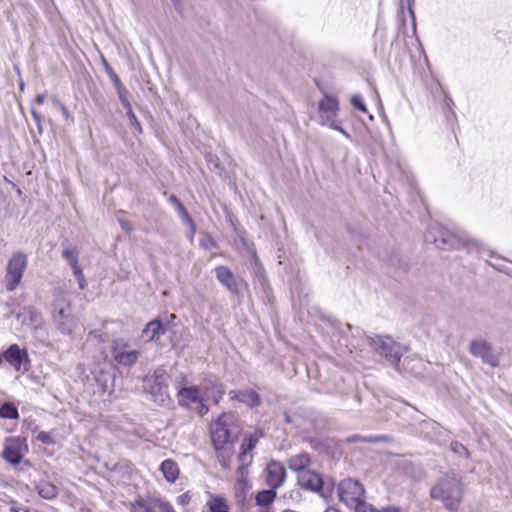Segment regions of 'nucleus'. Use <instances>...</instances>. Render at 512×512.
<instances>
[{"mask_svg":"<svg viewBox=\"0 0 512 512\" xmlns=\"http://www.w3.org/2000/svg\"><path fill=\"white\" fill-rule=\"evenodd\" d=\"M159 510L160 512H175L169 502H166L159 498Z\"/></svg>","mask_w":512,"mask_h":512,"instance_id":"obj_44","label":"nucleus"},{"mask_svg":"<svg viewBox=\"0 0 512 512\" xmlns=\"http://www.w3.org/2000/svg\"><path fill=\"white\" fill-rule=\"evenodd\" d=\"M23 87H24V84H23V82H21V83H20V89L22 90V89H23Z\"/></svg>","mask_w":512,"mask_h":512,"instance_id":"obj_59","label":"nucleus"},{"mask_svg":"<svg viewBox=\"0 0 512 512\" xmlns=\"http://www.w3.org/2000/svg\"><path fill=\"white\" fill-rule=\"evenodd\" d=\"M0 418L3 419H18L19 412L17 407L10 402H5L0 406Z\"/></svg>","mask_w":512,"mask_h":512,"instance_id":"obj_28","label":"nucleus"},{"mask_svg":"<svg viewBox=\"0 0 512 512\" xmlns=\"http://www.w3.org/2000/svg\"><path fill=\"white\" fill-rule=\"evenodd\" d=\"M53 296V323L60 333L70 335L78 325V319L72 311L70 296L61 289L55 290Z\"/></svg>","mask_w":512,"mask_h":512,"instance_id":"obj_2","label":"nucleus"},{"mask_svg":"<svg viewBox=\"0 0 512 512\" xmlns=\"http://www.w3.org/2000/svg\"><path fill=\"white\" fill-rule=\"evenodd\" d=\"M450 447H451V450L455 454H458L460 456H466V457H468V455H469V452L466 449V447L463 444H461L460 442H457V441L452 442Z\"/></svg>","mask_w":512,"mask_h":512,"instance_id":"obj_36","label":"nucleus"},{"mask_svg":"<svg viewBox=\"0 0 512 512\" xmlns=\"http://www.w3.org/2000/svg\"><path fill=\"white\" fill-rule=\"evenodd\" d=\"M240 434L236 417L232 413H222L211 425V438L214 447L232 444Z\"/></svg>","mask_w":512,"mask_h":512,"instance_id":"obj_5","label":"nucleus"},{"mask_svg":"<svg viewBox=\"0 0 512 512\" xmlns=\"http://www.w3.org/2000/svg\"><path fill=\"white\" fill-rule=\"evenodd\" d=\"M123 214H124L123 211H119L117 213V220L123 230H125L126 232H130L132 230V226L129 221L121 218V215H123Z\"/></svg>","mask_w":512,"mask_h":512,"instance_id":"obj_41","label":"nucleus"},{"mask_svg":"<svg viewBox=\"0 0 512 512\" xmlns=\"http://www.w3.org/2000/svg\"><path fill=\"white\" fill-rule=\"evenodd\" d=\"M276 498L275 488L261 490L255 496L256 504L259 507L269 508Z\"/></svg>","mask_w":512,"mask_h":512,"instance_id":"obj_25","label":"nucleus"},{"mask_svg":"<svg viewBox=\"0 0 512 512\" xmlns=\"http://www.w3.org/2000/svg\"><path fill=\"white\" fill-rule=\"evenodd\" d=\"M45 101V95L44 94H39L36 96L35 98V102L38 104V105H41L43 104Z\"/></svg>","mask_w":512,"mask_h":512,"instance_id":"obj_51","label":"nucleus"},{"mask_svg":"<svg viewBox=\"0 0 512 512\" xmlns=\"http://www.w3.org/2000/svg\"><path fill=\"white\" fill-rule=\"evenodd\" d=\"M337 492L340 501L354 512L373 511V507L365 502V489L358 480L352 478L342 480L338 484Z\"/></svg>","mask_w":512,"mask_h":512,"instance_id":"obj_4","label":"nucleus"},{"mask_svg":"<svg viewBox=\"0 0 512 512\" xmlns=\"http://www.w3.org/2000/svg\"><path fill=\"white\" fill-rule=\"evenodd\" d=\"M510 404H511V406H512V396L510 397Z\"/></svg>","mask_w":512,"mask_h":512,"instance_id":"obj_60","label":"nucleus"},{"mask_svg":"<svg viewBox=\"0 0 512 512\" xmlns=\"http://www.w3.org/2000/svg\"><path fill=\"white\" fill-rule=\"evenodd\" d=\"M257 441V437L250 435L245 437L241 444V451L237 457L238 461L240 462L239 466L237 467L239 480H242L243 477L247 474V466L252 461V455L250 452L255 448Z\"/></svg>","mask_w":512,"mask_h":512,"instance_id":"obj_13","label":"nucleus"},{"mask_svg":"<svg viewBox=\"0 0 512 512\" xmlns=\"http://www.w3.org/2000/svg\"><path fill=\"white\" fill-rule=\"evenodd\" d=\"M310 462L307 454H300L297 457L290 459V470L298 472L301 467H307Z\"/></svg>","mask_w":512,"mask_h":512,"instance_id":"obj_30","label":"nucleus"},{"mask_svg":"<svg viewBox=\"0 0 512 512\" xmlns=\"http://www.w3.org/2000/svg\"><path fill=\"white\" fill-rule=\"evenodd\" d=\"M129 344L124 339H115L111 344L112 357L116 363L123 366L133 365L140 352L138 350H128Z\"/></svg>","mask_w":512,"mask_h":512,"instance_id":"obj_11","label":"nucleus"},{"mask_svg":"<svg viewBox=\"0 0 512 512\" xmlns=\"http://www.w3.org/2000/svg\"><path fill=\"white\" fill-rule=\"evenodd\" d=\"M259 274H260L261 281H263V282H264V281H265V277H264V275H263L262 273H260V272H259Z\"/></svg>","mask_w":512,"mask_h":512,"instance_id":"obj_56","label":"nucleus"},{"mask_svg":"<svg viewBox=\"0 0 512 512\" xmlns=\"http://www.w3.org/2000/svg\"><path fill=\"white\" fill-rule=\"evenodd\" d=\"M325 512H340L339 510L335 509V508H327L325 510Z\"/></svg>","mask_w":512,"mask_h":512,"instance_id":"obj_53","label":"nucleus"},{"mask_svg":"<svg viewBox=\"0 0 512 512\" xmlns=\"http://www.w3.org/2000/svg\"><path fill=\"white\" fill-rule=\"evenodd\" d=\"M130 512H160L159 498L149 500L138 498L130 504Z\"/></svg>","mask_w":512,"mask_h":512,"instance_id":"obj_22","label":"nucleus"},{"mask_svg":"<svg viewBox=\"0 0 512 512\" xmlns=\"http://www.w3.org/2000/svg\"><path fill=\"white\" fill-rule=\"evenodd\" d=\"M284 416H285L286 421H288V413L287 412H284Z\"/></svg>","mask_w":512,"mask_h":512,"instance_id":"obj_57","label":"nucleus"},{"mask_svg":"<svg viewBox=\"0 0 512 512\" xmlns=\"http://www.w3.org/2000/svg\"><path fill=\"white\" fill-rule=\"evenodd\" d=\"M216 450V457L220 462L221 466L225 469H230V463L233 455L232 444L221 445L220 447H214Z\"/></svg>","mask_w":512,"mask_h":512,"instance_id":"obj_24","label":"nucleus"},{"mask_svg":"<svg viewBox=\"0 0 512 512\" xmlns=\"http://www.w3.org/2000/svg\"><path fill=\"white\" fill-rule=\"evenodd\" d=\"M277 258H278V264L279 265H285L286 257H285V253L284 252H281V250H279V254H278Z\"/></svg>","mask_w":512,"mask_h":512,"instance_id":"obj_48","label":"nucleus"},{"mask_svg":"<svg viewBox=\"0 0 512 512\" xmlns=\"http://www.w3.org/2000/svg\"><path fill=\"white\" fill-rule=\"evenodd\" d=\"M285 480V469L277 462H271L266 468V483L271 488H278Z\"/></svg>","mask_w":512,"mask_h":512,"instance_id":"obj_17","label":"nucleus"},{"mask_svg":"<svg viewBox=\"0 0 512 512\" xmlns=\"http://www.w3.org/2000/svg\"><path fill=\"white\" fill-rule=\"evenodd\" d=\"M27 255L21 251L14 252L8 260L5 273V287L7 291H14L21 283L27 268Z\"/></svg>","mask_w":512,"mask_h":512,"instance_id":"obj_8","label":"nucleus"},{"mask_svg":"<svg viewBox=\"0 0 512 512\" xmlns=\"http://www.w3.org/2000/svg\"><path fill=\"white\" fill-rule=\"evenodd\" d=\"M210 512H229V506L226 500L220 496H214L207 502Z\"/></svg>","mask_w":512,"mask_h":512,"instance_id":"obj_27","label":"nucleus"},{"mask_svg":"<svg viewBox=\"0 0 512 512\" xmlns=\"http://www.w3.org/2000/svg\"><path fill=\"white\" fill-rule=\"evenodd\" d=\"M169 202L173 204L176 208L179 207V204H182L181 201L175 195H170Z\"/></svg>","mask_w":512,"mask_h":512,"instance_id":"obj_47","label":"nucleus"},{"mask_svg":"<svg viewBox=\"0 0 512 512\" xmlns=\"http://www.w3.org/2000/svg\"><path fill=\"white\" fill-rule=\"evenodd\" d=\"M177 500H178V503L185 505L186 503H188L189 496L187 493H185V494L180 495Z\"/></svg>","mask_w":512,"mask_h":512,"instance_id":"obj_49","label":"nucleus"},{"mask_svg":"<svg viewBox=\"0 0 512 512\" xmlns=\"http://www.w3.org/2000/svg\"><path fill=\"white\" fill-rule=\"evenodd\" d=\"M363 440L369 441V442H378V441L386 440V437L385 436L369 437V438H364Z\"/></svg>","mask_w":512,"mask_h":512,"instance_id":"obj_50","label":"nucleus"},{"mask_svg":"<svg viewBox=\"0 0 512 512\" xmlns=\"http://www.w3.org/2000/svg\"><path fill=\"white\" fill-rule=\"evenodd\" d=\"M298 472H294L296 474V481L299 487L302 489L318 492L323 497L325 496L323 491V480L321 476L309 469L308 467H301Z\"/></svg>","mask_w":512,"mask_h":512,"instance_id":"obj_12","label":"nucleus"},{"mask_svg":"<svg viewBox=\"0 0 512 512\" xmlns=\"http://www.w3.org/2000/svg\"><path fill=\"white\" fill-rule=\"evenodd\" d=\"M160 470L169 483H174L179 477V467L172 459L164 460L160 465Z\"/></svg>","mask_w":512,"mask_h":512,"instance_id":"obj_23","label":"nucleus"},{"mask_svg":"<svg viewBox=\"0 0 512 512\" xmlns=\"http://www.w3.org/2000/svg\"><path fill=\"white\" fill-rule=\"evenodd\" d=\"M283 512H287L286 510H284Z\"/></svg>","mask_w":512,"mask_h":512,"instance_id":"obj_62","label":"nucleus"},{"mask_svg":"<svg viewBox=\"0 0 512 512\" xmlns=\"http://www.w3.org/2000/svg\"><path fill=\"white\" fill-rule=\"evenodd\" d=\"M36 490L40 497L47 499V500H52V499L56 498V496L58 494L57 487L50 482H40L36 486Z\"/></svg>","mask_w":512,"mask_h":512,"instance_id":"obj_26","label":"nucleus"},{"mask_svg":"<svg viewBox=\"0 0 512 512\" xmlns=\"http://www.w3.org/2000/svg\"><path fill=\"white\" fill-rule=\"evenodd\" d=\"M126 115L130 121V124L135 129H137L139 132H141L142 131L141 124H140L139 120L137 119L136 115L134 114L132 107H129L128 109H126Z\"/></svg>","mask_w":512,"mask_h":512,"instance_id":"obj_35","label":"nucleus"},{"mask_svg":"<svg viewBox=\"0 0 512 512\" xmlns=\"http://www.w3.org/2000/svg\"><path fill=\"white\" fill-rule=\"evenodd\" d=\"M469 352L473 356L481 358L484 363L493 367L498 364L497 358L492 352L490 343L484 339L473 340L470 343Z\"/></svg>","mask_w":512,"mask_h":512,"instance_id":"obj_15","label":"nucleus"},{"mask_svg":"<svg viewBox=\"0 0 512 512\" xmlns=\"http://www.w3.org/2000/svg\"><path fill=\"white\" fill-rule=\"evenodd\" d=\"M229 396L249 407H257L261 404L260 395L252 389L231 390Z\"/></svg>","mask_w":512,"mask_h":512,"instance_id":"obj_18","label":"nucleus"},{"mask_svg":"<svg viewBox=\"0 0 512 512\" xmlns=\"http://www.w3.org/2000/svg\"><path fill=\"white\" fill-rule=\"evenodd\" d=\"M103 65L105 67L106 73L108 74V76L110 77L112 82L115 84V86L118 84H121L119 77L117 76V74L114 72V70L110 67V65L108 64V62L105 59H103Z\"/></svg>","mask_w":512,"mask_h":512,"instance_id":"obj_38","label":"nucleus"},{"mask_svg":"<svg viewBox=\"0 0 512 512\" xmlns=\"http://www.w3.org/2000/svg\"><path fill=\"white\" fill-rule=\"evenodd\" d=\"M200 245L205 248V249H212V248H215L216 247V243L215 241L212 239L211 236L209 235H205L201 240H200Z\"/></svg>","mask_w":512,"mask_h":512,"instance_id":"obj_40","label":"nucleus"},{"mask_svg":"<svg viewBox=\"0 0 512 512\" xmlns=\"http://www.w3.org/2000/svg\"><path fill=\"white\" fill-rule=\"evenodd\" d=\"M32 116L36 122H40V115L35 110H32Z\"/></svg>","mask_w":512,"mask_h":512,"instance_id":"obj_52","label":"nucleus"},{"mask_svg":"<svg viewBox=\"0 0 512 512\" xmlns=\"http://www.w3.org/2000/svg\"><path fill=\"white\" fill-rule=\"evenodd\" d=\"M312 429H313V425L312 424H309V426L304 428L305 431H310Z\"/></svg>","mask_w":512,"mask_h":512,"instance_id":"obj_54","label":"nucleus"},{"mask_svg":"<svg viewBox=\"0 0 512 512\" xmlns=\"http://www.w3.org/2000/svg\"><path fill=\"white\" fill-rule=\"evenodd\" d=\"M3 359H4V358H3V355H2V356H0V365H2V363H3Z\"/></svg>","mask_w":512,"mask_h":512,"instance_id":"obj_58","label":"nucleus"},{"mask_svg":"<svg viewBox=\"0 0 512 512\" xmlns=\"http://www.w3.org/2000/svg\"><path fill=\"white\" fill-rule=\"evenodd\" d=\"M168 374L163 368H157L152 377L149 386V393L154 402L163 405L169 400L168 394Z\"/></svg>","mask_w":512,"mask_h":512,"instance_id":"obj_9","label":"nucleus"},{"mask_svg":"<svg viewBox=\"0 0 512 512\" xmlns=\"http://www.w3.org/2000/svg\"><path fill=\"white\" fill-rule=\"evenodd\" d=\"M358 512H362V511H359V510H358ZM368 512H373V511H368Z\"/></svg>","mask_w":512,"mask_h":512,"instance_id":"obj_61","label":"nucleus"},{"mask_svg":"<svg viewBox=\"0 0 512 512\" xmlns=\"http://www.w3.org/2000/svg\"><path fill=\"white\" fill-rule=\"evenodd\" d=\"M57 104L59 105V108L61 110V113L62 115L66 118V119H70L71 118V114L70 112L68 111V109L66 108V106H64L63 104H61L60 102L57 101Z\"/></svg>","mask_w":512,"mask_h":512,"instance_id":"obj_46","label":"nucleus"},{"mask_svg":"<svg viewBox=\"0 0 512 512\" xmlns=\"http://www.w3.org/2000/svg\"><path fill=\"white\" fill-rule=\"evenodd\" d=\"M351 104L356 108L358 109L359 111L363 112V113H366L367 112V108H366V105L363 101V98L360 96V95H354L352 98H351Z\"/></svg>","mask_w":512,"mask_h":512,"instance_id":"obj_37","label":"nucleus"},{"mask_svg":"<svg viewBox=\"0 0 512 512\" xmlns=\"http://www.w3.org/2000/svg\"><path fill=\"white\" fill-rule=\"evenodd\" d=\"M116 89H117V94H118V97H119V100L120 102L122 103V105L124 106L125 109H128L129 107H131V104L127 98V90L123 87L122 83L121 84H118L115 86Z\"/></svg>","mask_w":512,"mask_h":512,"instance_id":"obj_33","label":"nucleus"},{"mask_svg":"<svg viewBox=\"0 0 512 512\" xmlns=\"http://www.w3.org/2000/svg\"><path fill=\"white\" fill-rule=\"evenodd\" d=\"M179 405L188 407L192 403L201 401L204 397L200 386L183 387L178 391Z\"/></svg>","mask_w":512,"mask_h":512,"instance_id":"obj_19","label":"nucleus"},{"mask_svg":"<svg viewBox=\"0 0 512 512\" xmlns=\"http://www.w3.org/2000/svg\"><path fill=\"white\" fill-rule=\"evenodd\" d=\"M339 102L335 97L325 95L318 104V118L323 126H328L342 133L346 138L350 135L341 127V121L338 120Z\"/></svg>","mask_w":512,"mask_h":512,"instance_id":"obj_7","label":"nucleus"},{"mask_svg":"<svg viewBox=\"0 0 512 512\" xmlns=\"http://www.w3.org/2000/svg\"><path fill=\"white\" fill-rule=\"evenodd\" d=\"M259 512H269V508L260 507Z\"/></svg>","mask_w":512,"mask_h":512,"instance_id":"obj_55","label":"nucleus"},{"mask_svg":"<svg viewBox=\"0 0 512 512\" xmlns=\"http://www.w3.org/2000/svg\"><path fill=\"white\" fill-rule=\"evenodd\" d=\"M462 485L455 473H447L431 489V497L440 500L446 509L456 511L462 500Z\"/></svg>","mask_w":512,"mask_h":512,"instance_id":"obj_3","label":"nucleus"},{"mask_svg":"<svg viewBox=\"0 0 512 512\" xmlns=\"http://www.w3.org/2000/svg\"><path fill=\"white\" fill-rule=\"evenodd\" d=\"M368 344L375 352L395 365L398 364L404 353L408 351L406 346L397 343L389 336L375 335L368 337Z\"/></svg>","mask_w":512,"mask_h":512,"instance_id":"obj_6","label":"nucleus"},{"mask_svg":"<svg viewBox=\"0 0 512 512\" xmlns=\"http://www.w3.org/2000/svg\"><path fill=\"white\" fill-rule=\"evenodd\" d=\"M425 240L442 250L467 248L471 251L473 248L480 247L479 241L469 238L463 232L450 231L439 223H432L429 226L425 233Z\"/></svg>","mask_w":512,"mask_h":512,"instance_id":"obj_1","label":"nucleus"},{"mask_svg":"<svg viewBox=\"0 0 512 512\" xmlns=\"http://www.w3.org/2000/svg\"><path fill=\"white\" fill-rule=\"evenodd\" d=\"M78 250L76 247L66 248L63 251V257L68 261L70 266L78 263Z\"/></svg>","mask_w":512,"mask_h":512,"instance_id":"obj_32","label":"nucleus"},{"mask_svg":"<svg viewBox=\"0 0 512 512\" xmlns=\"http://www.w3.org/2000/svg\"><path fill=\"white\" fill-rule=\"evenodd\" d=\"M176 209L179 213V216L182 218V220L190 227L191 233L194 234L196 227H195V224H194L192 218L188 214L185 206L183 204H179V207Z\"/></svg>","mask_w":512,"mask_h":512,"instance_id":"obj_31","label":"nucleus"},{"mask_svg":"<svg viewBox=\"0 0 512 512\" xmlns=\"http://www.w3.org/2000/svg\"><path fill=\"white\" fill-rule=\"evenodd\" d=\"M2 457L12 465H17L21 462L23 456L21 453V442L18 438H8L6 440Z\"/></svg>","mask_w":512,"mask_h":512,"instance_id":"obj_16","label":"nucleus"},{"mask_svg":"<svg viewBox=\"0 0 512 512\" xmlns=\"http://www.w3.org/2000/svg\"><path fill=\"white\" fill-rule=\"evenodd\" d=\"M71 268L73 269V273L78 280L79 288L84 289L86 281H85L82 269L80 268L78 263L75 264V266H71Z\"/></svg>","mask_w":512,"mask_h":512,"instance_id":"obj_34","label":"nucleus"},{"mask_svg":"<svg viewBox=\"0 0 512 512\" xmlns=\"http://www.w3.org/2000/svg\"><path fill=\"white\" fill-rule=\"evenodd\" d=\"M27 311L29 313L30 319L34 323H40L41 322V316L40 313L37 312L33 307H28Z\"/></svg>","mask_w":512,"mask_h":512,"instance_id":"obj_43","label":"nucleus"},{"mask_svg":"<svg viewBox=\"0 0 512 512\" xmlns=\"http://www.w3.org/2000/svg\"><path fill=\"white\" fill-rule=\"evenodd\" d=\"M199 386L203 396L207 399H212L215 404L219 403L225 394L223 384L212 375L205 376Z\"/></svg>","mask_w":512,"mask_h":512,"instance_id":"obj_14","label":"nucleus"},{"mask_svg":"<svg viewBox=\"0 0 512 512\" xmlns=\"http://www.w3.org/2000/svg\"><path fill=\"white\" fill-rule=\"evenodd\" d=\"M414 2H415V0H400L399 19H400L402 25H404L405 20H404L403 14H404V8L406 7L408 10V13L412 19L413 28L415 29V15H414V11H413Z\"/></svg>","mask_w":512,"mask_h":512,"instance_id":"obj_29","label":"nucleus"},{"mask_svg":"<svg viewBox=\"0 0 512 512\" xmlns=\"http://www.w3.org/2000/svg\"><path fill=\"white\" fill-rule=\"evenodd\" d=\"M217 280L229 291L236 293L238 290L237 281L232 271L226 266H218L215 269Z\"/></svg>","mask_w":512,"mask_h":512,"instance_id":"obj_20","label":"nucleus"},{"mask_svg":"<svg viewBox=\"0 0 512 512\" xmlns=\"http://www.w3.org/2000/svg\"><path fill=\"white\" fill-rule=\"evenodd\" d=\"M166 332L167 326L160 320L154 319L146 324L145 328L142 330V336L145 337L147 341H157L160 336L164 335Z\"/></svg>","mask_w":512,"mask_h":512,"instance_id":"obj_21","label":"nucleus"},{"mask_svg":"<svg viewBox=\"0 0 512 512\" xmlns=\"http://www.w3.org/2000/svg\"><path fill=\"white\" fill-rule=\"evenodd\" d=\"M37 440H39L43 444H52L53 443V439H52L50 433H48V432H40L37 435Z\"/></svg>","mask_w":512,"mask_h":512,"instance_id":"obj_42","label":"nucleus"},{"mask_svg":"<svg viewBox=\"0 0 512 512\" xmlns=\"http://www.w3.org/2000/svg\"><path fill=\"white\" fill-rule=\"evenodd\" d=\"M3 358L17 372H27L30 369L31 360L28 351L20 348L18 344L10 345L3 352Z\"/></svg>","mask_w":512,"mask_h":512,"instance_id":"obj_10","label":"nucleus"},{"mask_svg":"<svg viewBox=\"0 0 512 512\" xmlns=\"http://www.w3.org/2000/svg\"><path fill=\"white\" fill-rule=\"evenodd\" d=\"M209 399H207L205 396L201 399V401H198L196 404L198 405L197 406V412L198 414L200 415H205L208 413L209 411V407L207 405V401Z\"/></svg>","mask_w":512,"mask_h":512,"instance_id":"obj_39","label":"nucleus"},{"mask_svg":"<svg viewBox=\"0 0 512 512\" xmlns=\"http://www.w3.org/2000/svg\"><path fill=\"white\" fill-rule=\"evenodd\" d=\"M10 512H29V510L24 506H19L17 503L13 502L11 503V506L9 508Z\"/></svg>","mask_w":512,"mask_h":512,"instance_id":"obj_45","label":"nucleus"}]
</instances>
